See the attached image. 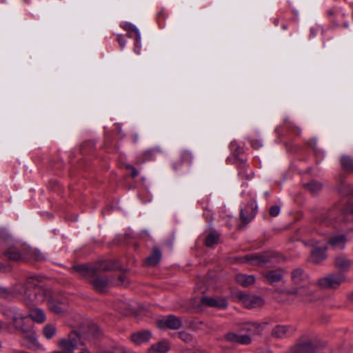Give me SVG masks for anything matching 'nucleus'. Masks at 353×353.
<instances>
[{
    "label": "nucleus",
    "mask_w": 353,
    "mask_h": 353,
    "mask_svg": "<svg viewBox=\"0 0 353 353\" xmlns=\"http://www.w3.org/2000/svg\"><path fill=\"white\" fill-rule=\"evenodd\" d=\"M157 325L161 329L178 330L182 325L181 319L174 315H169L158 321Z\"/></svg>",
    "instance_id": "10"
},
{
    "label": "nucleus",
    "mask_w": 353,
    "mask_h": 353,
    "mask_svg": "<svg viewBox=\"0 0 353 353\" xmlns=\"http://www.w3.org/2000/svg\"><path fill=\"white\" fill-rule=\"evenodd\" d=\"M240 299L245 307L248 308L258 307L263 305V299L261 297L254 295L241 294Z\"/></svg>",
    "instance_id": "12"
},
{
    "label": "nucleus",
    "mask_w": 353,
    "mask_h": 353,
    "mask_svg": "<svg viewBox=\"0 0 353 353\" xmlns=\"http://www.w3.org/2000/svg\"><path fill=\"white\" fill-rule=\"evenodd\" d=\"M270 261L268 255L265 254H248L243 257L236 258L235 262L236 263H248L252 265H263V264Z\"/></svg>",
    "instance_id": "8"
},
{
    "label": "nucleus",
    "mask_w": 353,
    "mask_h": 353,
    "mask_svg": "<svg viewBox=\"0 0 353 353\" xmlns=\"http://www.w3.org/2000/svg\"><path fill=\"white\" fill-rule=\"evenodd\" d=\"M28 288L23 285H19L14 288V292L21 301L26 305H37L47 301L49 310L51 312L55 314H61L67 311L68 303L65 300L52 297L49 290L37 286L36 282L32 294H28Z\"/></svg>",
    "instance_id": "1"
},
{
    "label": "nucleus",
    "mask_w": 353,
    "mask_h": 353,
    "mask_svg": "<svg viewBox=\"0 0 353 353\" xmlns=\"http://www.w3.org/2000/svg\"><path fill=\"white\" fill-rule=\"evenodd\" d=\"M265 325V323L260 324L258 323H250L245 325L243 330L248 332V335L251 336L252 335L261 334Z\"/></svg>",
    "instance_id": "23"
},
{
    "label": "nucleus",
    "mask_w": 353,
    "mask_h": 353,
    "mask_svg": "<svg viewBox=\"0 0 353 353\" xmlns=\"http://www.w3.org/2000/svg\"><path fill=\"white\" fill-rule=\"evenodd\" d=\"M79 353H90L87 349H83Z\"/></svg>",
    "instance_id": "47"
},
{
    "label": "nucleus",
    "mask_w": 353,
    "mask_h": 353,
    "mask_svg": "<svg viewBox=\"0 0 353 353\" xmlns=\"http://www.w3.org/2000/svg\"><path fill=\"white\" fill-rule=\"evenodd\" d=\"M170 348V344L166 341H161L152 344L148 349V353H165Z\"/></svg>",
    "instance_id": "21"
},
{
    "label": "nucleus",
    "mask_w": 353,
    "mask_h": 353,
    "mask_svg": "<svg viewBox=\"0 0 353 353\" xmlns=\"http://www.w3.org/2000/svg\"><path fill=\"white\" fill-rule=\"evenodd\" d=\"M192 161V155L188 151H183L180 155V163L179 165L175 163L174 165V168L177 169L179 165L182 163H188L190 164Z\"/></svg>",
    "instance_id": "31"
},
{
    "label": "nucleus",
    "mask_w": 353,
    "mask_h": 353,
    "mask_svg": "<svg viewBox=\"0 0 353 353\" xmlns=\"http://www.w3.org/2000/svg\"><path fill=\"white\" fill-rule=\"evenodd\" d=\"M99 331L98 327L95 324H91L89 326V332L93 336H97Z\"/></svg>",
    "instance_id": "41"
},
{
    "label": "nucleus",
    "mask_w": 353,
    "mask_h": 353,
    "mask_svg": "<svg viewBox=\"0 0 353 353\" xmlns=\"http://www.w3.org/2000/svg\"><path fill=\"white\" fill-rule=\"evenodd\" d=\"M56 332V327L51 324L46 325L43 329V334L47 339H52L55 335Z\"/></svg>",
    "instance_id": "32"
},
{
    "label": "nucleus",
    "mask_w": 353,
    "mask_h": 353,
    "mask_svg": "<svg viewBox=\"0 0 353 353\" xmlns=\"http://www.w3.org/2000/svg\"><path fill=\"white\" fill-rule=\"evenodd\" d=\"M341 163L343 169L348 171L353 170V160L350 157H342Z\"/></svg>",
    "instance_id": "33"
},
{
    "label": "nucleus",
    "mask_w": 353,
    "mask_h": 353,
    "mask_svg": "<svg viewBox=\"0 0 353 353\" xmlns=\"http://www.w3.org/2000/svg\"><path fill=\"white\" fill-rule=\"evenodd\" d=\"M5 256L11 261H19L25 258L23 252H21L16 246L10 247L5 252Z\"/></svg>",
    "instance_id": "22"
},
{
    "label": "nucleus",
    "mask_w": 353,
    "mask_h": 353,
    "mask_svg": "<svg viewBox=\"0 0 353 353\" xmlns=\"http://www.w3.org/2000/svg\"><path fill=\"white\" fill-rule=\"evenodd\" d=\"M227 341L232 343H237L243 345H248L251 343V338L248 334H236L230 332L225 335Z\"/></svg>",
    "instance_id": "17"
},
{
    "label": "nucleus",
    "mask_w": 353,
    "mask_h": 353,
    "mask_svg": "<svg viewBox=\"0 0 353 353\" xmlns=\"http://www.w3.org/2000/svg\"><path fill=\"white\" fill-rule=\"evenodd\" d=\"M280 210H281V208L279 205H272L270 208L269 213L272 216H276L279 214Z\"/></svg>",
    "instance_id": "38"
},
{
    "label": "nucleus",
    "mask_w": 353,
    "mask_h": 353,
    "mask_svg": "<svg viewBox=\"0 0 353 353\" xmlns=\"http://www.w3.org/2000/svg\"><path fill=\"white\" fill-rule=\"evenodd\" d=\"M32 257L37 261H41L44 259V256L42 253L39 251L34 250L32 253Z\"/></svg>",
    "instance_id": "39"
},
{
    "label": "nucleus",
    "mask_w": 353,
    "mask_h": 353,
    "mask_svg": "<svg viewBox=\"0 0 353 353\" xmlns=\"http://www.w3.org/2000/svg\"><path fill=\"white\" fill-rule=\"evenodd\" d=\"M235 281L243 287H248L254 283L255 279L252 275L239 274L235 276Z\"/></svg>",
    "instance_id": "25"
},
{
    "label": "nucleus",
    "mask_w": 353,
    "mask_h": 353,
    "mask_svg": "<svg viewBox=\"0 0 353 353\" xmlns=\"http://www.w3.org/2000/svg\"><path fill=\"white\" fill-rule=\"evenodd\" d=\"M349 298H350V299L351 301H353V293H352V294H350L349 295Z\"/></svg>",
    "instance_id": "49"
},
{
    "label": "nucleus",
    "mask_w": 353,
    "mask_h": 353,
    "mask_svg": "<svg viewBox=\"0 0 353 353\" xmlns=\"http://www.w3.org/2000/svg\"><path fill=\"white\" fill-rule=\"evenodd\" d=\"M127 168L132 171L131 176L135 177L138 175V172L134 167L132 165H128Z\"/></svg>",
    "instance_id": "45"
},
{
    "label": "nucleus",
    "mask_w": 353,
    "mask_h": 353,
    "mask_svg": "<svg viewBox=\"0 0 353 353\" xmlns=\"http://www.w3.org/2000/svg\"><path fill=\"white\" fill-rule=\"evenodd\" d=\"M26 318V316L23 314L20 320H17L12 325L17 330L21 332L24 339H27L32 344H35L37 343L35 333L30 327L26 325L24 322Z\"/></svg>",
    "instance_id": "7"
},
{
    "label": "nucleus",
    "mask_w": 353,
    "mask_h": 353,
    "mask_svg": "<svg viewBox=\"0 0 353 353\" xmlns=\"http://www.w3.org/2000/svg\"><path fill=\"white\" fill-rule=\"evenodd\" d=\"M117 39L118 43L120 45V46L121 48H123L126 43V41H125V38L123 37V36L118 35Z\"/></svg>",
    "instance_id": "44"
},
{
    "label": "nucleus",
    "mask_w": 353,
    "mask_h": 353,
    "mask_svg": "<svg viewBox=\"0 0 353 353\" xmlns=\"http://www.w3.org/2000/svg\"><path fill=\"white\" fill-rule=\"evenodd\" d=\"M294 332V329L285 325H277L272 331V334L277 339H283L291 336Z\"/></svg>",
    "instance_id": "15"
},
{
    "label": "nucleus",
    "mask_w": 353,
    "mask_h": 353,
    "mask_svg": "<svg viewBox=\"0 0 353 353\" xmlns=\"http://www.w3.org/2000/svg\"><path fill=\"white\" fill-rule=\"evenodd\" d=\"M2 347V344H1V342L0 341V349Z\"/></svg>",
    "instance_id": "52"
},
{
    "label": "nucleus",
    "mask_w": 353,
    "mask_h": 353,
    "mask_svg": "<svg viewBox=\"0 0 353 353\" xmlns=\"http://www.w3.org/2000/svg\"><path fill=\"white\" fill-rule=\"evenodd\" d=\"M110 353H134V352L129 351L121 346H115L112 349Z\"/></svg>",
    "instance_id": "36"
},
{
    "label": "nucleus",
    "mask_w": 353,
    "mask_h": 353,
    "mask_svg": "<svg viewBox=\"0 0 353 353\" xmlns=\"http://www.w3.org/2000/svg\"><path fill=\"white\" fill-rule=\"evenodd\" d=\"M327 216L325 215H322L318 220V222L321 224H324L328 225L330 224V221L327 220Z\"/></svg>",
    "instance_id": "43"
},
{
    "label": "nucleus",
    "mask_w": 353,
    "mask_h": 353,
    "mask_svg": "<svg viewBox=\"0 0 353 353\" xmlns=\"http://www.w3.org/2000/svg\"><path fill=\"white\" fill-rule=\"evenodd\" d=\"M5 314L11 321L12 324L20 320L23 314L17 308H10L6 310Z\"/></svg>",
    "instance_id": "28"
},
{
    "label": "nucleus",
    "mask_w": 353,
    "mask_h": 353,
    "mask_svg": "<svg viewBox=\"0 0 353 353\" xmlns=\"http://www.w3.org/2000/svg\"><path fill=\"white\" fill-rule=\"evenodd\" d=\"M126 276L125 275H121L119 276L118 281L115 283H112L114 285H123L125 284L126 281Z\"/></svg>",
    "instance_id": "40"
},
{
    "label": "nucleus",
    "mask_w": 353,
    "mask_h": 353,
    "mask_svg": "<svg viewBox=\"0 0 353 353\" xmlns=\"http://www.w3.org/2000/svg\"><path fill=\"white\" fill-rule=\"evenodd\" d=\"M201 301L203 305L220 309L225 308L228 305L226 300L222 298H212L209 296H203L201 298Z\"/></svg>",
    "instance_id": "14"
},
{
    "label": "nucleus",
    "mask_w": 353,
    "mask_h": 353,
    "mask_svg": "<svg viewBox=\"0 0 353 353\" xmlns=\"http://www.w3.org/2000/svg\"><path fill=\"white\" fill-rule=\"evenodd\" d=\"M346 238L345 235H335L332 236L327 242V248H332L336 250H343L345 248Z\"/></svg>",
    "instance_id": "18"
},
{
    "label": "nucleus",
    "mask_w": 353,
    "mask_h": 353,
    "mask_svg": "<svg viewBox=\"0 0 353 353\" xmlns=\"http://www.w3.org/2000/svg\"><path fill=\"white\" fill-rule=\"evenodd\" d=\"M291 279L296 288L287 292L288 294H294L299 298H304L311 294L308 290L309 276L301 268H296L292 271Z\"/></svg>",
    "instance_id": "3"
},
{
    "label": "nucleus",
    "mask_w": 353,
    "mask_h": 353,
    "mask_svg": "<svg viewBox=\"0 0 353 353\" xmlns=\"http://www.w3.org/2000/svg\"><path fill=\"white\" fill-rule=\"evenodd\" d=\"M133 34H134V32H128V35L129 37H133Z\"/></svg>",
    "instance_id": "48"
},
{
    "label": "nucleus",
    "mask_w": 353,
    "mask_h": 353,
    "mask_svg": "<svg viewBox=\"0 0 353 353\" xmlns=\"http://www.w3.org/2000/svg\"><path fill=\"white\" fill-rule=\"evenodd\" d=\"M152 336V334L148 330H141L134 332L131 335L132 341L136 345H141L148 342Z\"/></svg>",
    "instance_id": "16"
},
{
    "label": "nucleus",
    "mask_w": 353,
    "mask_h": 353,
    "mask_svg": "<svg viewBox=\"0 0 353 353\" xmlns=\"http://www.w3.org/2000/svg\"><path fill=\"white\" fill-rule=\"evenodd\" d=\"M122 27L128 32H134V36H137V40L139 39V31L131 23H125Z\"/></svg>",
    "instance_id": "35"
},
{
    "label": "nucleus",
    "mask_w": 353,
    "mask_h": 353,
    "mask_svg": "<svg viewBox=\"0 0 353 353\" xmlns=\"http://www.w3.org/2000/svg\"><path fill=\"white\" fill-rule=\"evenodd\" d=\"M345 276L341 272H334L320 278L317 285L322 288L336 289L345 281Z\"/></svg>",
    "instance_id": "4"
},
{
    "label": "nucleus",
    "mask_w": 353,
    "mask_h": 353,
    "mask_svg": "<svg viewBox=\"0 0 353 353\" xmlns=\"http://www.w3.org/2000/svg\"><path fill=\"white\" fill-rule=\"evenodd\" d=\"M83 345L79 334L77 332H72L66 339H61L59 341V347L65 353H74V348L79 345Z\"/></svg>",
    "instance_id": "5"
},
{
    "label": "nucleus",
    "mask_w": 353,
    "mask_h": 353,
    "mask_svg": "<svg viewBox=\"0 0 353 353\" xmlns=\"http://www.w3.org/2000/svg\"><path fill=\"white\" fill-rule=\"evenodd\" d=\"M316 345L310 341L299 343L291 350V353H315Z\"/></svg>",
    "instance_id": "13"
},
{
    "label": "nucleus",
    "mask_w": 353,
    "mask_h": 353,
    "mask_svg": "<svg viewBox=\"0 0 353 353\" xmlns=\"http://www.w3.org/2000/svg\"><path fill=\"white\" fill-rule=\"evenodd\" d=\"M27 306L30 307L28 316L31 318L32 321L39 323H43L46 321V315L41 309L34 307L35 305Z\"/></svg>",
    "instance_id": "19"
},
{
    "label": "nucleus",
    "mask_w": 353,
    "mask_h": 353,
    "mask_svg": "<svg viewBox=\"0 0 353 353\" xmlns=\"http://www.w3.org/2000/svg\"><path fill=\"white\" fill-rule=\"evenodd\" d=\"M264 276L269 283L272 284L281 280L283 273L281 270H270L264 274Z\"/></svg>",
    "instance_id": "24"
},
{
    "label": "nucleus",
    "mask_w": 353,
    "mask_h": 353,
    "mask_svg": "<svg viewBox=\"0 0 353 353\" xmlns=\"http://www.w3.org/2000/svg\"><path fill=\"white\" fill-rule=\"evenodd\" d=\"M334 265L339 272H347L351 265V261L344 255H339L335 258Z\"/></svg>",
    "instance_id": "20"
},
{
    "label": "nucleus",
    "mask_w": 353,
    "mask_h": 353,
    "mask_svg": "<svg viewBox=\"0 0 353 353\" xmlns=\"http://www.w3.org/2000/svg\"><path fill=\"white\" fill-rule=\"evenodd\" d=\"M4 268L3 265L0 263V271L3 270Z\"/></svg>",
    "instance_id": "50"
},
{
    "label": "nucleus",
    "mask_w": 353,
    "mask_h": 353,
    "mask_svg": "<svg viewBox=\"0 0 353 353\" xmlns=\"http://www.w3.org/2000/svg\"><path fill=\"white\" fill-rule=\"evenodd\" d=\"M35 281H38V278L37 276H31L27 279V281L25 283H20L17 285H15L12 288V292L8 291L6 288L0 287V297L3 299H11L12 297L17 298L19 301L20 299L18 297L17 294L14 292V288L16 286L19 285H23L26 288H28V294H32L33 287L35 286Z\"/></svg>",
    "instance_id": "6"
},
{
    "label": "nucleus",
    "mask_w": 353,
    "mask_h": 353,
    "mask_svg": "<svg viewBox=\"0 0 353 353\" xmlns=\"http://www.w3.org/2000/svg\"><path fill=\"white\" fill-rule=\"evenodd\" d=\"M161 152V150L159 148H152L145 151L143 153V161L152 159L153 156L157 153Z\"/></svg>",
    "instance_id": "34"
},
{
    "label": "nucleus",
    "mask_w": 353,
    "mask_h": 353,
    "mask_svg": "<svg viewBox=\"0 0 353 353\" xmlns=\"http://www.w3.org/2000/svg\"><path fill=\"white\" fill-rule=\"evenodd\" d=\"M256 205L254 202L248 203L241 209L240 217L244 224L248 223L255 216Z\"/></svg>",
    "instance_id": "11"
},
{
    "label": "nucleus",
    "mask_w": 353,
    "mask_h": 353,
    "mask_svg": "<svg viewBox=\"0 0 353 353\" xmlns=\"http://www.w3.org/2000/svg\"><path fill=\"white\" fill-rule=\"evenodd\" d=\"M219 239V234L216 232H210L206 236L205 243L208 247H212L216 244Z\"/></svg>",
    "instance_id": "30"
},
{
    "label": "nucleus",
    "mask_w": 353,
    "mask_h": 353,
    "mask_svg": "<svg viewBox=\"0 0 353 353\" xmlns=\"http://www.w3.org/2000/svg\"><path fill=\"white\" fill-rule=\"evenodd\" d=\"M327 249V247H325L324 248H317L315 249L312 252V260L314 263H318L324 260L326 258L325 250Z\"/></svg>",
    "instance_id": "27"
},
{
    "label": "nucleus",
    "mask_w": 353,
    "mask_h": 353,
    "mask_svg": "<svg viewBox=\"0 0 353 353\" xmlns=\"http://www.w3.org/2000/svg\"><path fill=\"white\" fill-rule=\"evenodd\" d=\"M179 337L185 342H189L191 341V336L186 332H180Z\"/></svg>",
    "instance_id": "42"
},
{
    "label": "nucleus",
    "mask_w": 353,
    "mask_h": 353,
    "mask_svg": "<svg viewBox=\"0 0 353 353\" xmlns=\"http://www.w3.org/2000/svg\"><path fill=\"white\" fill-rule=\"evenodd\" d=\"M141 36L139 35V39L137 40V36L135 37V44L134 48V51L136 54H139L141 53Z\"/></svg>",
    "instance_id": "37"
},
{
    "label": "nucleus",
    "mask_w": 353,
    "mask_h": 353,
    "mask_svg": "<svg viewBox=\"0 0 353 353\" xmlns=\"http://www.w3.org/2000/svg\"><path fill=\"white\" fill-rule=\"evenodd\" d=\"M117 268V267L113 261L110 260L99 261L95 264L77 265L72 268L74 271L78 272L83 278L93 277L99 272L111 271Z\"/></svg>",
    "instance_id": "2"
},
{
    "label": "nucleus",
    "mask_w": 353,
    "mask_h": 353,
    "mask_svg": "<svg viewBox=\"0 0 353 353\" xmlns=\"http://www.w3.org/2000/svg\"><path fill=\"white\" fill-rule=\"evenodd\" d=\"M1 329H2V323H1V322L0 321V331L1 330Z\"/></svg>",
    "instance_id": "51"
},
{
    "label": "nucleus",
    "mask_w": 353,
    "mask_h": 353,
    "mask_svg": "<svg viewBox=\"0 0 353 353\" xmlns=\"http://www.w3.org/2000/svg\"><path fill=\"white\" fill-rule=\"evenodd\" d=\"M161 252L158 248H154L152 254L145 259V263L149 266L156 265L161 260Z\"/></svg>",
    "instance_id": "26"
},
{
    "label": "nucleus",
    "mask_w": 353,
    "mask_h": 353,
    "mask_svg": "<svg viewBox=\"0 0 353 353\" xmlns=\"http://www.w3.org/2000/svg\"><path fill=\"white\" fill-rule=\"evenodd\" d=\"M303 185L305 189H307L312 194L318 192L322 188V184L320 182L316 181H311L307 183H305Z\"/></svg>",
    "instance_id": "29"
},
{
    "label": "nucleus",
    "mask_w": 353,
    "mask_h": 353,
    "mask_svg": "<svg viewBox=\"0 0 353 353\" xmlns=\"http://www.w3.org/2000/svg\"><path fill=\"white\" fill-rule=\"evenodd\" d=\"M85 279L89 280L93 288L99 292H104L112 283V277L105 278L99 276L98 274L93 277L90 276Z\"/></svg>",
    "instance_id": "9"
},
{
    "label": "nucleus",
    "mask_w": 353,
    "mask_h": 353,
    "mask_svg": "<svg viewBox=\"0 0 353 353\" xmlns=\"http://www.w3.org/2000/svg\"><path fill=\"white\" fill-rule=\"evenodd\" d=\"M251 144H252V146L255 149H257L258 148H259L261 146V144L256 141H252Z\"/></svg>",
    "instance_id": "46"
}]
</instances>
